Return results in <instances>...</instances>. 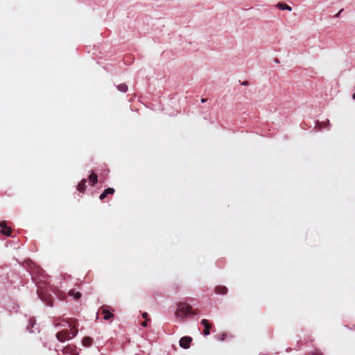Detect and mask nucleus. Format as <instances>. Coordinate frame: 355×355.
<instances>
[{"mask_svg":"<svg viewBox=\"0 0 355 355\" xmlns=\"http://www.w3.org/2000/svg\"><path fill=\"white\" fill-rule=\"evenodd\" d=\"M148 316V313L146 312L143 313V318H146Z\"/></svg>","mask_w":355,"mask_h":355,"instance_id":"22","label":"nucleus"},{"mask_svg":"<svg viewBox=\"0 0 355 355\" xmlns=\"http://www.w3.org/2000/svg\"><path fill=\"white\" fill-rule=\"evenodd\" d=\"M87 180L83 179L77 185V190L80 192H84L86 189Z\"/></svg>","mask_w":355,"mask_h":355,"instance_id":"12","label":"nucleus"},{"mask_svg":"<svg viewBox=\"0 0 355 355\" xmlns=\"http://www.w3.org/2000/svg\"><path fill=\"white\" fill-rule=\"evenodd\" d=\"M36 326V320L35 318L32 317L28 319V324L26 326V329L30 333H35L36 331H38V328Z\"/></svg>","mask_w":355,"mask_h":355,"instance_id":"4","label":"nucleus"},{"mask_svg":"<svg viewBox=\"0 0 355 355\" xmlns=\"http://www.w3.org/2000/svg\"><path fill=\"white\" fill-rule=\"evenodd\" d=\"M206 101H207V99H205V98H202V99H201V102H202V103H205V102H206Z\"/></svg>","mask_w":355,"mask_h":355,"instance_id":"25","label":"nucleus"},{"mask_svg":"<svg viewBox=\"0 0 355 355\" xmlns=\"http://www.w3.org/2000/svg\"><path fill=\"white\" fill-rule=\"evenodd\" d=\"M326 123H327L328 125H329V121L328 119H327Z\"/></svg>","mask_w":355,"mask_h":355,"instance_id":"27","label":"nucleus"},{"mask_svg":"<svg viewBox=\"0 0 355 355\" xmlns=\"http://www.w3.org/2000/svg\"><path fill=\"white\" fill-rule=\"evenodd\" d=\"M291 350V348H287V349H286V351H287V352H290Z\"/></svg>","mask_w":355,"mask_h":355,"instance_id":"28","label":"nucleus"},{"mask_svg":"<svg viewBox=\"0 0 355 355\" xmlns=\"http://www.w3.org/2000/svg\"><path fill=\"white\" fill-rule=\"evenodd\" d=\"M277 7L279 9V10H288L289 11L291 10V7L284 3H277Z\"/></svg>","mask_w":355,"mask_h":355,"instance_id":"14","label":"nucleus"},{"mask_svg":"<svg viewBox=\"0 0 355 355\" xmlns=\"http://www.w3.org/2000/svg\"><path fill=\"white\" fill-rule=\"evenodd\" d=\"M192 338L189 336L182 337L180 340V346L183 349H188L190 347Z\"/></svg>","mask_w":355,"mask_h":355,"instance_id":"5","label":"nucleus"},{"mask_svg":"<svg viewBox=\"0 0 355 355\" xmlns=\"http://www.w3.org/2000/svg\"><path fill=\"white\" fill-rule=\"evenodd\" d=\"M141 325L144 327H146L147 326L146 322L145 321V322H142Z\"/></svg>","mask_w":355,"mask_h":355,"instance_id":"23","label":"nucleus"},{"mask_svg":"<svg viewBox=\"0 0 355 355\" xmlns=\"http://www.w3.org/2000/svg\"><path fill=\"white\" fill-rule=\"evenodd\" d=\"M0 234L6 236H10L12 233V230L7 225L5 220L0 222Z\"/></svg>","mask_w":355,"mask_h":355,"instance_id":"3","label":"nucleus"},{"mask_svg":"<svg viewBox=\"0 0 355 355\" xmlns=\"http://www.w3.org/2000/svg\"><path fill=\"white\" fill-rule=\"evenodd\" d=\"M114 189L111 187L107 188L103 191V193H101V194L99 196V198L101 200H103L107 196V195H112L114 193Z\"/></svg>","mask_w":355,"mask_h":355,"instance_id":"7","label":"nucleus"},{"mask_svg":"<svg viewBox=\"0 0 355 355\" xmlns=\"http://www.w3.org/2000/svg\"><path fill=\"white\" fill-rule=\"evenodd\" d=\"M216 338L218 340H220V341H223L225 340V338H227V334L225 333H223V334H217L216 336Z\"/></svg>","mask_w":355,"mask_h":355,"instance_id":"16","label":"nucleus"},{"mask_svg":"<svg viewBox=\"0 0 355 355\" xmlns=\"http://www.w3.org/2000/svg\"><path fill=\"white\" fill-rule=\"evenodd\" d=\"M343 11V9H341L340 10L338 11V13H336L335 15H334V17L335 18H337V17H339L340 13Z\"/></svg>","mask_w":355,"mask_h":355,"instance_id":"18","label":"nucleus"},{"mask_svg":"<svg viewBox=\"0 0 355 355\" xmlns=\"http://www.w3.org/2000/svg\"><path fill=\"white\" fill-rule=\"evenodd\" d=\"M71 355H79L76 348L73 350Z\"/></svg>","mask_w":355,"mask_h":355,"instance_id":"19","label":"nucleus"},{"mask_svg":"<svg viewBox=\"0 0 355 355\" xmlns=\"http://www.w3.org/2000/svg\"><path fill=\"white\" fill-rule=\"evenodd\" d=\"M47 304L49 305L50 306H52V304L51 303H48Z\"/></svg>","mask_w":355,"mask_h":355,"instance_id":"29","label":"nucleus"},{"mask_svg":"<svg viewBox=\"0 0 355 355\" xmlns=\"http://www.w3.org/2000/svg\"><path fill=\"white\" fill-rule=\"evenodd\" d=\"M89 180L90 184L92 186H94L98 182L97 175L96 173H94V172H92L89 176Z\"/></svg>","mask_w":355,"mask_h":355,"instance_id":"13","label":"nucleus"},{"mask_svg":"<svg viewBox=\"0 0 355 355\" xmlns=\"http://www.w3.org/2000/svg\"><path fill=\"white\" fill-rule=\"evenodd\" d=\"M76 348L75 346L69 345L62 349V352L64 354L71 355Z\"/></svg>","mask_w":355,"mask_h":355,"instance_id":"11","label":"nucleus"},{"mask_svg":"<svg viewBox=\"0 0 355 355\" xmlns=\"http://www.w3.org/2000/svg\"><path fill=\"white\" fill-rule=\"evenodd\" d=\"M128 85L125 83H121L117 86V89L123 93L128 91Z\"/></svg>","mask_w":355,"mask_h":355,"instance_id":"15","label":"nucleus"},{"mask_svg":"<svg viewBox=\"0 0 355 355\" xmlns=\"http://www.w3.org/2000/svg\"><path fill=\"white\" fill-rule=\"evenodd\" d=\"M102 313L103 314V319L105 320H109L111 318H114V314L112 313L109 310L106 308H103Z\"/></svg>","mask_w":355,"mask_h":355,"instance_id":"9","label":"nucleus"},{"mask_svg":"<svg viewBox=\"0 0 355 355\" xmlns=\"http://www.w3.org/2000/svg\"><path fill=\"white\" fill-rule=\"evenodd\" d=\"M196 315L194 310L189 304L185 302H180L178 304V309L175 311V315L178 318H184L188 316H193Z\"/></svg>","mask_w":355,"mask_h":355,"instance_id":"2","label":"nucleus"},{"mask_svg":"<svg viewBox=\"0 0 355 355\" xmlns=\"http://www.w3.org/2000/svg\"><path fill=\"white\" fill-rule=\"evenodd\" d=\"M311 355H322V354L321 352H318V351H316L315 352H314Z\"/></svg>","mask_w":355,"mask_h":355,"instance_id":"20","label":"nucleus"},{"mask_svg":"<svg viewBox=\"0 0 355 355\" xmlns=\"http://www.w3.org/2000/svg\"><path fill=\"white\" fill-rule=\"evenodd\" d=\"M80 297H81V294H80V293H79V292H77V293L75 294V295H74V298H75L76 300H78Z\"/></svg>","mask_w":355,"mask_h":355,"instance_id":"17","label":"nucleus"},{"mask_svg":"<svg viewBox=\"0 0 355 355\" xmlns=\"http://www.w3.org/2000/svg\"><path fill=\"white\" fill-rule=\"evenodd\" d=\"M78 321L76 319L71 318L68 320L58 319L55 320V328H63L62 330L56 333L55 336L59 342L64 343L74 338L78 332Z\"/></svg>","mask_w":355,"mask_h":355,"instance_id":"1","label":"nucleus"},{"mask_svg":"<svg viewBox=\"0 0 355 355\" xmlns=\"http://www.w3.org/2000/svg\"><path fill=\"white\" fill-rule=\"evenodd\" d=\"M82 344L84 347H89L93 344V338L89 336H85L82 340Z\"/></svg>","mask_w":355,"mask_h":355,"instance_id":"10","label":"nucleus"},{"mask_svg":"<svg viewBox=\"0 0 355 355\" xmlns=\"http://www.w3.org/2000/svg\"><path fill=\"white\" fill-rule=\"evenodd\" d=\"M201 324L204 326L203 334L206 336L209 335L211 326L209 321L206 319H202L201 320Z\"/></svg>","mask_w":355,"mask_h":355,"instance_id":"6","label":"nucleus"},{"mask_svg":"<svg viewBox=\"0 0 355 355\" xmlns=\"http://www.w3.org/2000/svg\"><path fill=\"white\" fill-rule=\"evenodd\" d=\"M37 295H38V297H39L41 300H42V296L40 295V293H39V291H37Z\"/></svg>","mask_w":355,"mask_h":355,"instance_id":"24","label":"nucleus"},{"mask_svg":"<svg viewBox=\"0 0 355 355\" xmlns=\"http://www.w3.org/2000/svg\"><path fill=\"white\" fill-rule=\"evenodd\" d=\"M352 98H353L354 100H355V93H354V94H352Z\"/></svg>","mask_w":355,"mask_h":355,"instance_id":"26","label":"nucleus"},{"mask_svg":"<svg viewBox=\"0 0 355 355\" xmlns=\"http://www.w3.org/2000/svg\"><path fill=\"white\" fill-rule=\"evenodd\" d=\"M242 85L246 86V85H248L249 83H248V82L247 80H245V81L242 83Z\"/></svg>","mask_w":355,"mask_h":355,"instance_id":"21","label":"nucleus"},{"mask_svg":"<svg viewBox=\"0 0 355 355\" xmlns=\"http://www.w3.org/2000/svg\"><path fill=\"white\" fill-rule=\"evenodd\" d=\"M275 62L278 63V62H279V60H278L277 59H276V60H275Z\"/></svg>","mask_w":355,"mask_h":355,"instance_id":"30","label":"nucleus"},{"mask_svg":"<svg viewBox=\"0 0 355 355\" xmlns=\"http://www.w3.org/2000/svg\"><path fill=\"white\" fill-rule=\"evenodd\" d=\"M228 289L224 286H217L215 288V293L218 295H225L227 293Z\"/></svg>","mask_w":355,"mask_h":355,"instance_id":"8","label":"nucleus"}]
</instances>
